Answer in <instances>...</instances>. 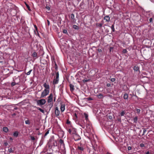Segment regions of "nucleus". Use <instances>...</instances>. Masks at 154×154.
Listing matches in <instances>:
<instances>
[{"mask_svg": "<svg viewBox=\"0 0 154 154\" xmlns=\"http://www.w3.org/2000/svg\"><path fill=\"white\" fill-rule=\"evenodd\" d=\"M43 86L45 88V89L42 92L41 94V97H44L48 94L47 93V89H48V85H47L46 83H45L43 84Z\"/></svg>", "mask_w": 154, "mask_h": 154, "instance_id": "f257e3e1", "label": "nucleus"}, {"mask_svg": "<svg viewBox=\"0 0 154 154\" xmlns=\"http://www.w3.org/2000/svg\"><path fill=\"white\" fill-rule=\"evenodd\" d=\"M53 145L55 146V140L54 136L51 137L49 140V147L50 146H52Z\"/></svg>", "mask_w": 154, "mask_h": 154, "instance_id": "f03ea898", "label": "nucleus"}, {"mask_svg": "<svg viewBox=\"0 0 154 154\" xmlns=\"http://www.w3.org/2000/svg\"><path fill=\"white\" fill-rule=\"evenodd\" d=\"M59 74L58 72L56 73V78L53 80V84L54 85L57 84L58 83L59 81Z\"/></svg>", "mask_w": 154, "mask_h": 154, "instance_id": "7ed1b4c3", "label": "nucleus"}, {"mask_svg": "<svg viewBox=\"0 0 154 154\" xmlns=\"http://www.w3.org/2000/svg\"><path fill=\"white\" fill-rule=\"evenodd\" d=\"M45 100L44 99H42L38 100L37 101V103L39 105H42L45 104Z\"/></svg>", "mask_w": 154, "mask_h": 154, "instance_id": "20e7f679", "label": "nucleus"}, {"mask_svg": "<svg viewBox=\"0 0 154 154\" xmlns=\"http://www.w3.org/2000/svg\"><path fill=\"white\" fill-rule=\"evenodd\" d=\"M73 138L75 141H76L80 140L81 139V137L78 134H75L73 136Z\"/></svg>", "mask_w": 154, "mask_h": 154, "instance_id": "39448f33", "label": "nucleus"}, {"mask_svg": "<svg viewBox=\"0 0 154 154\" xmlns=\"http://www.w3.org/2000/svg\"><path fill=\"white\" fill-rule=\"evenodd\" d=\"M55 113L56 114L57 116H59L60 113V111L58 109V107H56L55 109Z\"/></svg>", "mask_w": 154, "mask_h": 154, "instance_id": "423d86ee", "label": "nucleus"}, {"mask_svg": "<svg viewBox=\"0 0 154 154\" xmlns=\"http://www.w3.org/2000/svg\"><path fill=\"white\" fill-rule=\"evenodd\" d=\"M60 104L61 105L60 108L61 111V112H63L65 109V105L64 104H62L61 103H60Z\"/></svg>", "mask_w": 154, "mask_h": 154, "instance_id": "0eeeda50", "label": "nucleus"}, {"mask_svg": "<svg viewBox=\"0 0 154 154\" xmlns=\"http://www.w3.org/2000/svg\"><path fill=\"white\" fill-rule=\"evenodd\" d=\"M53 95L52 93H51L49 96V103L53 101Z\"/></svg>", "mask_w": 154, "mask_h": 154, "instance_id": "6e6552de", "label": "nucleus"}, {"mask_svg": "<svg viewBox=\"0 0 154 154\" xmlns=\"http://www.w3.org/2000/svg\"><path fill=\"white\" fill-rule=\"evenodd\" d=\"M110 19L109 16H106L104 17V19L106 20L107 22H109L110 21Z\"/></svg>", "mask_w": 154, "mask_h": 154, "instance_id": "1a4fd4ad", "label": "nucleus"}, {"mask_svg": "<svg viewBox=\"0 0 154 154\" xmlns=\"http://www.w3.org/2000/svg\"><path fill=\"white\" fill-rule=\"evenodd\" d=\"M69 87L71 91V92L73 91L74 90V86L72 84H70L69 85Z\"/></svg>", "mask_w": 154, "mask_h": 154, "instance_id": "9d476101", "label": "nucleus"}, {"mask_svg": "<svg viewBox=\"0 0 154 154\" xmlns=\"http://www.w3.org/2000/svg\"><path fill=\"white\" fill-rule=\"evenodd\" d=\"M3 131L6 133H7L8 132V128L7 127H4L3 128Z\"/></svg>", "mask_w": 154, "mask_h": 154, "instance_id": "9b49d317", "label": "nucleus"}, {"mask_svg": "<svg viewBox=\"0 0 154 154\" xmlns=\"http://www.w3.org/2000/svg\"><path fill=\"white\" fill-rule=\"evenodd\" d=\"M103 25V24L100 23H97L96 24V26L97 27H102Z\"/></svg>", "mask_w": 154, "mask_h": 154, "instance_id": "f8f14e48", "label": "nucleus"}, {"mask_svg": "<svg viewBox=\"0 0 154 154\" xmlns=\"http://www.w3.org/2000/svg\"><path fill=\"white\" fill-rule=\"evenodd\" d=\"M139 68L137 66H135L134 68V70L136 71H138Z\"/></svg>", "mask_w": 154, "mask_h": 154, "instance_id": "ddd939ff", "label": "nucleus"}, {"mask_svg": "<svg viewBox=\"0 0 154 154\" xmlns=\"http://www.w3.org/2000/svg\"><path fill=\"white\" fill-rule=\"evenodd\" d=\"M111 28L112 29V32H114L115 31V29H114V23L112 25Z\"/></svg>", "mask_w": 154, "mask_h": 154, "instance_id": "4468645a", "label": "nucleus"}, {"mask_svg": "<svg viewBox=\"0 0 154 154\" xmlns=\"http://www.w3.org/2000/svg\"><path fill=\"white\" fill-rule=\"evenodd\" d=\"M84 115L85 117V119L86 120L88 121V115L87 113H84Z\"/></svg>", "mask_w": 154, "mask_h": 154, "instance_id": "2eb2a0df", "label": "nucleus"}, {"mask_svg": "<svg viewBox=\"0 0 154 154\" xmlns=\"http://www.w3.org/2000/svg\"><path fill=\"white\" fill-rule=\"evenodd\" d=\"M128 94L125 93L124 94L123 98L125 99H127L128 98Z\"/></svg>", "mask_w": 154, "mask_h": 154, "instance_id": "dca6fc26", "label": "nucleus"}, {"mask_svg": "<svg viewBox=\"0 0 154 154\" xmlns=\"http://www.w3.org/2000/svg\"><path fill=\"white\" fill-rule=\"evenodd\" d=\"M18 135V132L17 131H15L14 132L13 134V135L14 137H17Z\"/></svg>", "mask_w": 154, "mask_h": 154, "instance_id": "f3484780", "label": "nucleus"}, {"mask_svg": "<svg viewBox=\"0 0 154 154\" xmlns=\"http://www.w3.org/2000/svg\"><path fill=\"white\" fill-rule=\"evenodd\" d=\"M97 96L99 98H102L103 97V94H99L97 95Z\"/></svg>", "mask_w": 154, "mask_h": 154, "instance_id": "a211bd4d", "label": "nucleus"}, {"mask_svg": "<svg viewBox=\"0 0 154 154\" xmlns=\"http://www.w3.org/2000/svg\"><path fill=\"white\" fill-rule=\"evenodd\" d=\"M77 149L81 151H83L84 150V148L82 147H81L79 146H78L77 147Z\"/></svg>", "mask_w": 154, "mask_h": 154, "instance_id": "6ab92c4d", "label": "nucleus"}, {"mask_svg": "<svg viewBox=\"0 0 154 154\" xmlns=\"http://www.w3.org/2000/svg\"><path fill=\"white\" fill-rule=\"evenodd\" d=\"M59 143L61 145L63 144V145H64V142L63 140L61 139H60L59 140Z\"/></svg>", "mask_w": 154, "mask_h": 154, "instance_id": "aec40b11", "label": "nucleus"}, {"mask_svg": "<svg viewBox=\"0 0 154 154\" xmlns=\"http://www.w3.org/2000/svg\"><path fill=\"white\" fill-rule=\"evenodd\" d=\"M37 54L35 52H33L32 55V56L33 57H37Z\"/></svg>", "mask_w": 154, "mask_h": 154, "instance_id": "412c9836", "label": "nucleus"}, {"mask_svg": "<svg viewBox=\"0 0 154 154\" xmlns=\"http://www.w3.org/2000/svg\"><path fill=\"white\" fill-rule=\"evenodd\" d=\"M53 106V101L50 102L49 103V107L50 108H51Z\"/></svg>", "mask_w": 154, "mask_h": 154, "instance_id": "4be33fe9", "label": "nucleus"}, {"mask_svg": "<svg viewBox=\"0 0 154 154\" xmlns=\"http://www.w3.org/2000/svg\"><path fill=\"white\" fill-rule=\"evenodd\" d=\"M34 32L35 34L36 35H39V34H38V29H35V30H34Z\"/></svg>", "mask_w": 154, "mask_h": 154, "instance_id": "5701e85b", "label": "nucleus"}, {"mask_svg": "<svg viewBox=\"0 0 154 154\" xmlns=\"http://www.w3.org/2000/svg\"><path fill=\"white\" fill-rule=\"evenodd\" d=\"M73 27L74 29H79L78 27L75 25H74L73 26Z\"/></svg>", "mask_w": 154, "mask_h": 154, "instance_id": "b1692460", "label": "nucleus"}, {"mask_svg": "<svg viewBox=\"0 0 154 154\" xmlns=\"http://www.w3.org/2000/svg\"><path fill=\"white\" fill-rule=\"evenodd\" d=\"M138 119V117L137 116L135 117L134 119V122L136 123L137 122Z\"/></svg>", "mask_w": 154, "mask_h": 154, "instance_id": "393cba45", "label": "nucleus"}, {"mask_svg": "<svg viewBox=\"0 0 154 154\" xmlns=\"http://www.w3.org/2000/svg\"><path fill=\"white\" fill-rule=\"evenodd\" d=\"M71 18L73 20H75V18H74V14H72L71 15Z\"/></svg>", "mask_w": 154, "mask_h": 154, "instance_id": "a878e982", "label": "nucleus"}, {"mask_svg": "<svg viewBox=\"0 0 154 154\" xmlns=\"http://www.w3.org/2000/svg\"><path fill=\"white\" fill-rule=\"evenodd\" d=\"M85 99L87 100L88 101L91 100H93V99L90 97L85 98Z\"/></svg>", "mask_w": 154, "mask_h": 154, "instance_id": "bb28decb", "label": "nucleus"}, {"mask_svg": "<svg viewBox=\"0 0 154 154\" xmlns=\"http://www.w3.org/2000/svg\"><path fill=\"white\" fill-rule=\"evenodd\" d=\"M25 123L26 124L29 125L30 124V122L29 120H26L25 121Z\"/></svg>", "mask_w": 154, "mask_h": 154, "instance_id": "cd10ccee", "label": "nucleus"}, {"mask_svg": "<svg viewBox=\"0 0 154 154\" xmlns=\"http://www.w3.org/2000/svg\"><path fill=\"white\" fill-rule=\"evenodd\" d=\"M9 152L10 153L13 152L14 151L13 150L12 148H10L8 150Z\"/></svg>", "mask_w": 154, "mask_h": 154, "instance_id": "c85d7f7f", "label": "nucleus"}, {"mask_svg": "<svg viewBox=\"0 0 154 154\" xmlns=\"http://www.w3.org/2000/svg\"><path fill=\"white\" fill-rule=\"evenodd\" d=\"M125 114V112L124 111H123L121 113H120V116H124Z\"/></svg>", "mask_w": 154, "mask_h": 154, "instance_id": "c756f323", "label": "nucleus"}, {"mask_svg": "<svg viewBox=\"0 0 154 154\" xmlns=\"http://www.w3.org/2000/svg\"><path fill=\"white\" fill-rule=\"evenodd\" d=\"M39 110L40 112H42V113H43L44 112V111L43 109H42L40 108H37Z\"/></svg>", "mask_w": 154, "mask_h": 154, "instance_id": "7c9ffc66", "label": "nucleus"}, {"mask_svg": "<svg viewBox=\"0 0 154 154\" xmlns=\"http://www.w3.org/2000/svg\"><path fill=\"white\" fill-rule=\"evenodd\" d=\"M142 129H143V134H142V136L144 135L145 132H146V128H143Z\"/></svg>", "mask_w": 154, "mask_h": 154, "instance_id": "2f4dec72", "label": "nucleus"}, {"mask_svg": "<svg viewBox=\"0 0 154 154\" xmlns=\"http://www.w3.org/2000/svg\"><path fill=\"white\" fill-rule=\"evenodd\" d=\"M32 70L31 69L28 72L26 73V75H29L31 73V72H32Z\"/></svg>", "mask_w": 154, "mask_h": 154, "instance_id": "473e14b6", "label": "nucleus"}, {"mask_svg": "<svg viewBox=\"0 0 154 154\" xmlns=\"http://www.w3.org/2000/svg\"><path fill=\"white\" fill-rule=\"evenodd\" d=\"M127 52V51L126 49H123V51H122V52L123 53H124V54L126 53Z\"/></svg>", "mask_w": 154, "mask_h": 154, "instance_id": "72a5a7b5", "label": "nucleus"}, {"mask_svg": "<svg viewBox=\"0 0 154 154\" xmlns=\"http://www.w3.org/2000/svg\"><path fill=\"white\" fill-rule=\"evenodd\" d=\"M63 33L67 34V30L66 29H64L63 31Z\"/></svg>", "mask_w": 154, "mask_h": 154, "instance_id": "f704fd0d", "label": "nucleus"}, {"mask_svg": "<svg viewBox=\"0 0 154 154\" xmlns=\"http://www.w3.org/2000/svg\"><path fill=\"white\" fill-rule=\"evenodd\" d=\"M136 110L137 111V112L138 113H139L140 111V109H136Z\"/></svg>", "mask_w": 154, "mask_h": 154, "instance_id": "c9c22d12", "label": "nucleus"}, {"mask_svg": "<svg viewBox=\"0 0 154 154\" xmlns=\"http://www.w3.org/2000/svg\"><path fill=\"white\" fill-rule=\"evenodd\" d=\"M89 81V80H87V79H84L83 80V82H88Z\"/></svg>", "mask_w": 154, "mask_h": 154, "instance_id": "e433bc0d", "label": "nucleus"}, {"mask_svg": "<svg viewBox=\"0 0 154 154\" xmlns=\"http://www.w3.org/2000/svg\"><path fill=\"white\" fill-rule=\"evenodd\" d=\"M152 20H153V18H150L149 19V21L150 23H152Z\"/></svg>", "mask_w": 154, "mask_h": 154, "instance_id": "4c0bfd02", "label": "nucleus"}, {"mask_svg": "<svg viewBox=\"0 0 154 154\" xmlns=\"http://www.w3.org/2000/svg\"><path fill=\"white\" fill-rule=\"evenodd\" d=\"M16 83L15 82H12L11 84V85L12 86H14L15 85Z\"/></svg>", "mask_w": 154, "mask_h": 154, "instance_id": "58836bf2", "label": "nucleus"}, {"mask_svg": "<svg viewBox=\"0 0 154 154\" xmlns=\"http://www.w3.org/2000/svg\"><path fill=\"white\" fill-rule=\"evenodd\" d=\"M30 138L31 139L33 140H35V138L34 137L31 136Z\"/></svg>", "mask_w": 154, "mask_h": 154, "instance_id": "ea45409f", "label": "nucleus"}, {"mask_svg": "<svg viewBox=\"0 0 154 154\" xmlns=\"http://www.w3.org/2000/svg\"><path fill=\"white\" fill-rule=\"evenodd\" d=\"M144 146V145L143 143H142L140 144V147H143Z\"/></svg>", "mask_w": 154, "mask_h": 154, "instance_id": "a19ab883", "label": "nucleus"}, {"mask_svg": "<svg viewBox=\"0 0 154 154\" xmlns=\"http://www.w3.org/2000/svg\"><path fill=\"white\" fill-rule=\"evenodd\" d=\"M26 6L27 7V8H28L29 10L30 11V9L29 6V5H26Z\"/></svg>", "mask_w": 154, "mask_h": 154, "instance_id": "79ce46f5", "label": "nucleus"}, {"mask_svg": "<svg viewBox=\"0 0 154 154\" xmlns=\"http://www.w3.org/2000/svg\"><path fill=\"white\" fill-rule=\"evenodd\" d=\"M70 121H69L68 120H67V122H66V124H70Z\"/></svg>", "mask_w": 154, "mask_h": 154, "instance_id": "37998d69", "label": "nucleus"}, {"mask_svg": "<svg viewBox=\"0 0 154 154\" xmlns=\"http://www.w3.org/2000/svg\"><path fill=\"white\" fill-rule=\"evenodd\" d=\"M111 81L112 82H114L115 81V78H112L111 79Z\"/></svg>", "mask_w": 154, "mask_h": 154, "instance_id": "c03bdc74", "label": "nucleus"}, {"mask_svg": "<svg viewBox=\"0 0 154 154\" xmlns=\"http://www.w3.org/2000/svg\"><path fill=\"white\" fill-rule=\"evenodd\" d=\"M4 144L5 146H7L8 145V143L6 142L4 143Z\"/></svg>", "mask_w": 154, "mask_h": 154, "instance_id": "a18cd8bd", "label": "nucleus"}, {"mask_svg": "<svg viewBox=\"0 0 154 154\" xmlns=\"http://www.w3.org/2000/svg\"><path fill=\"white\" fill-rule=\"evenodd\" d=\"M113 48L112 47H110L109 49L110 52H111L112 51V50H113Z\"/></svg>", "mask_w": 154, "mask_h": 154, "instance_id": "49530a36", "label": "nucleus"}, {"mask_svg": "<svg viewBox=\"0 0 154 154\" xmlns=\"http://www.w3.org/2000/svg\"><path fill=\"white\" fill-rule=\"evenodd\" d=\"M68 132H69V134H71V132H72V130L71 129H69L68 131Z\"/></svg>", "mask_w": 154, "mask_h": 154, "instance_id": "de8ad7c7", "label": "nucleus"}, {"mask_svg": "<svg viewBox=\"0 0 154 154\" xmlns=\"http://www.w3.org/2000/svg\"><path fill=\"white\" fill-rule=\"evenodd\" d=\"M132 149V147L131 146H128V150H131Z\"/></svg>", "mask_w": 154, "mask_h": 154, "instance_id": "09e8293b", "label": "nucleus"}, {"mask_svg": "<svg viewBox=\"0 0 154 154\" xmlns=\"http://www.w3.org/2000/svg\"><path fill=\"white\" fill-rule=\"evenodd\" d=\"M48 134V131H47V132H46V133L45 134V136H46Z\"/></svg>", "mask_w": 154, "mask_h": 154, "instance_id": "8fccbe9b", "label": "nucleus"}, {"mask_svg": "<svg viewBox=\"0 0 154 154\" xmlns=\"http://www.w3.org/2000/svg\"><path fill=\"white\" fill-rule=\"evenodd\" d=\"M34 26L35 29H38L36 25H34Z\"/></svg>", "mask_w": 154, "mask_h": 154, "instance_id": "3c124183", "label": "nucleus"}, {"mask_svg": "<svg viewBox=\"0 0 154 154\" xmlns=\"http://www.w3.org/2000/svg\"><path fill=\"white\" fill-rule=\"evenodd\" d=\"M98 51L99 52H101L102 51V50L101 49H98Z\"/></svg>", "mask_w": 154, "mask_h": 154, "instance_id": "603ef678", "label": "nucleus"}, {"mask_svg": "<svg viewBox=\"0 0 154 154\" xmlns=\"http://www.w3.org/2000/svg\"><path fill=\"white\" fill-rule=\"evenodd\" d=\"M110 86V84L109 83H108L107 84V87H109Z\"/></svg>", "mask_w": 154, "mask_h": 154, "instance_id": "864d4df0", "label": "nucleus"}, {"mask_svg": "<svg viewBox=\"0 0 154 154\" xmlns=\"http://www.w3.org/2000/svg\"><path fill=\"white\" fill-rule=\"evenodd\" d=\"M109 118L110 119H112V117L111 116H109Z\"/></svg>", "mask_w": 154, "mask_h": 154, "instance_id": "5fc2aeb1", "label": "nucleus"}, {"mask_svg": "<svg viewBox=\"0 0 154 154\" xmlns=\"http://www.w3.org/2000/svg\"><path fill=\"white\" fill-rule=\"evenodd\" d=\"M149 151H147L146 152V154H149Z\"/></svg>", "mask_w": 154, "mask_h": 154, "instance_id": "6e6d98bb", "label": "nucleus"}, {"mask_svg": "<svg viewBox=\"0 0 154 154\" xmlns=\"http://www.w3.org/2000/svg\"><path fill=\"white\" fill-rule=\"evenodd\" d=\"M46 8L47 9H48V6L47 5H46Z\"/></svg>", "mask_w": 154, "mask_h": 154, "instance_id": "4d7b16f0", "label": "nucleus"}, {"mask_svg": "<svg viewBox=\"0 0 154 154\" xmlns=\"http://www.w3.org/2000/svg\"><path fill=\"white\" fill-rule=\"evenodd\" d=\"M75 116L77 118V115L76 113H75L74 114Z\"/></svg>", "mask_w": 154, "mask_h": 154, "instance_id": "13d9d810", "label": "nucleus"}, {"mask_svg": "<svg viewBox=\"0 0 154 154\" xmlns=\"http://www.w3.org/2000/svg\"><path fill=\"white\" fill-rule=\"evenodd\" d=\"M106 154H111L110 153H109V152H107L106 153Z\"/></svg>", "mask_w": 154, "mask_h": 154, "instance_id": "bf43d9fd", "label": "nucleus"}, {"mask_svg": "<svg viewBox=\"0 0 154 154\" xmlns=\"http://www.w3.org/2000/svg\"><path fill=\"white\" fill-rule=\"evenodd\" d=\"M52 153L51 152H50V153L49 152L48 154H52Z\"/></svg>", "mask_w": 154, "mask_h": 154, "instance_id": "052dcab7", "label": "nucleus"}, {"mask_svg": "<svg viewBox=\"0 0 154 154\" xmlns=\"http://www.w3.org/2000/svg\"><path fill=\"white\" fill-rule=\"evenodd\" d=\"M55 97H54V101H55Z\"/></svg>", "mask_w": 154, "mask_h": 154, "instance_id": "680f3d73", "label": "nucleus"}, {"mask_svg": "<svg viewBox=\"0 0 154 154\" xmlns=\"http://www.w3.org/2000/svg\"><path fill=\"white\" fill-rule=\"evenodd\" d=\"M118 121H121V119H118Z\"/></svg>", "mask_w": 154, "mask_h": 154, "instance_id": "e2e57ef3", "label": "nucleus"}, {"mask_svg": "<svg viewBox=\"0 0 154 154\" xmlns=\"http://www.w3.org/2000/svg\"><path fill=\"white\" fill-rule=\"evenodd\" d=\"M16 115V114L15 113H14L13 114V115Z\"/></svg>", "mask_w": 154, "mask_h": 154, "instance_id": "0e129e2a", "label": "nucleus"}, {"mask_svg": "<svg viewBox=\"0 0 154 154\" xmlns=\"http://www.w3.org/2000/svg\"><path fill=\"white\" fill-rule=\"evenodd\" d=\"M152 18H153V19L154 20V17L152 16Z\"/></svg>", "mask_w": 154, "mask_h": 154, "instance_id": "69168bd1", "label": "nucleus"}, {"mask_svg": "<svg viewBox=\"0 0 154 154\" xmlns=\"http://www.w3.org/2000/svg\"><path fill=\"white\" fill-rule=\"evenodd\" d=\"M48 8H49V10H50V7H48Z\"/></svg>", "mask_w": 154, "mask_h": 154, "instance_id": "338daca9", "label": "nucleus"}, {"mask_svg": "<svg viewBox=\"0 0 154 154\" xmlns=\"http://www.w3.org/2000/svg\"><path fill=\"white\" fill-rule=\"evenodd\" d=\"M10 139L11 140H12V138H11H11H10Z\"/></svg>", "mask_w": 154, "mask_h": 154, "instance_id": "774afa93", "label": "nucleus"}]
</instances>
